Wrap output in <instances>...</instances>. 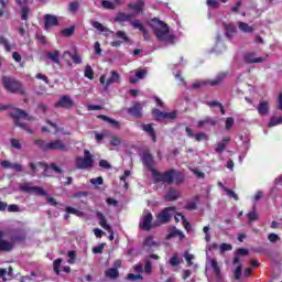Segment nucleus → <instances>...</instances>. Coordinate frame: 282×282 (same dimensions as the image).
I'll return each instance as SVG.
<instances>
[{"label":"nucleus","instance_id":"nucleus-23","mask_svg":"<svg viewBox=\"0 0 282 282\" xmlns=\"http://www.w3.org/2000/svg\"><path fill=\"white\" fill-rule=\"evenodd\" d=\"M46 57L50 58V61H52L56 65L61 64V59H59L61 58V51L48 52L46 54Z\"/></svg>","mask_w":282,"mask_h":282},{"label":"nucleus","instance_id":"nucleus-32","mask_svg":"<svg viewBox=\"0 0 282 282\" xmlns=\"http://www.w3.org/2000/svg\"><path fill=\"white\" fill-rule=\"evenodd\" d=\"M64 56H70L72 61L76 64V65H80V63H83V58H80V56L78 55V53H75L72 55V53L69 51H65L64 52Z\"/></svg>","mask_w":282,"mask_h":282},{"label":"nucleus","instance_id":"nucleus-17","mask_svg":"<svg viewBox=\"0 0 282 282\" xmlns=\"http://www.w3.org/2000/svg\"><path fill=\"white\" fill-rule=\"evenodd\" d=\"M180 199V192L175 188H170L165 195V202H175Z\"/></svg>","mask_w":282,"mask_h":282},{"label":"nucleus","instance_id":"nucleus-59","mask_svg":"<svg viewBox=\"0 0 282 282\" xmlns=\"http://www.w3.org/2000/svg\"><path fill=\"white\" fill-rule=\"evenodd\" d=\"M128 281H142V275L130 273L127 275Z\"/></svg>","mask_w":282,"mask_h":282},{"label":"nucleus","instance_id":"nucleus-27","mask_svg":"<svg viewBox=\"0 0 282 282\" xmlns=\"http://www.w3.org/2000/svg\"><path fill=\"white\" fill-rule=\"evenodd\" d=\"M158 246H160V243L155 242L151 236L145 238L143 242V248H147V250H151V248H158Z\"/></svg>","mask_w":282,"mask_h":282},{"label":"nucleus","instance_id":"nucleus-10","mask_svg":"<svg viewBox=\"0 0 282 282\" xmlns=\"http://www.w3.org/2000/svg\"><path fill=\"white\" fill-rule=\"evenodd\" d=\"M55 107H62L63 109H72V107H74V100L72 99V97L64 95L55 104Z\"/></svg>","mask_w":282,"mask_h":282},{"label":"nucleus","instance_id":"nucleus-8","mask_svg":"<svg viewBox=\"0 0 282 282\" xmlns=\"http://www.w3.org/2000/svg\"><path fill=\"white\" fill-rule=\"evenodd\" d=\"M153 214H151V212L145 210L143 213V217H142V221L140 224L141 229L142 230H150L151 228H153Z\"/></svg>","mask_w":282,"mask_h":282},{"label":"nucleus","instance_id":"nucleus-62","mask_svg":"<svg viewBox=\"0 0 282 282\" xmlns=\"http://www.w3.org/2000/svg\"><path fill=\"white\" fill-rule=\"evenodd\" d=\"M215 151L216 153H224V151H226V143L224 142L218 143Z\"/></svg>","mask_w":282,"mask_h":282},{"label":"nucleus","instance_id":"nucleus-5","mask_svg":"<svg viewBox=\"0 0 282 282\" xmlns=\"http://www.w3.org/2000/svg\"><path fill=\"white\" fill-rule=\"evenodd\" d=\"M96 217L99 221V226L104 228V230H107V232H110L111 235L109 236V240L113 241V229H111V225L107 223V217H105V214L101 212H96Z\"/></svg>","mask_w":282,"mask_h":282},{"label":"nucleus","instance_id":"nucleus-24","mask_svg":"<svg viewBox=\"0 0 282 282\" xmlns=\"http://www.w3.org/2000/svg\"><path fill=\"white\" fill-rule=\"evenodd\" d=\"M142 130L152 138L153 142H155L156 137H155V130L153 129V126L151 123L148 124H142L141 126Z\"/></svg>","mask_w":282,"mask_h":282},{"label":"nucleus","instance_id":"nucleus-25","mask_svg":"<svg viewBox=\"0 0 282 282\" xmlns=\"http://www.w3.org/2000/svg\"><path fill=\"white\" fill-rule=\"evenodd\" d=\"M175 170H170L163 173V182H165V184H171L175 180Z\"/></svg>","mask_w":282,"mask_h":282},{"label":"nucleus","instance_id":"nucleus-52","mask_svg":"<svg viewBox=\"0 0 282 282\" xmlns=\"http://www.w3.org/2000/svg\"><path fill=\"white\" fill-rule=\"evenodd\" d=\"M111 147H120L122 144V140L119 137L115 135L110 139Z\"/></svg>","mask_w":282,"mask_h":282},{"label":"nucleus","instance_id":"nucleus-51","mask_svg":"<svg viewBox=\"0 0 282 282\" xmlns=\"http://www.w3.org/2000/svg\"><path fill=\"white\" fill-rule=\"evenodd\" d=\"M232 124H235V119H232V117L227 118L225 122V129L230 131L232 129Z\"/></svg>","mask_w":282,"mask_h":282},{"label":"nucleus","instance_id":"nucleus-36","mask_svg":"<svg viewBox=\"0 0 282 282\" xmlns=\"http://www.w3.org/2000/svg\"><path fill=\"white\" fill-rule=\"evenodd\" d=\"M130 24L132 25V28H134V30H140V32L145 33L144 26L142 25V22L140 20H130Z\"/></svg>","mask_w":282,"mask_h":282},{"label":"nucleus","instance_id":"nucleus-4","mask_svg":"<svg viewBox=\"0 0 282 282\" xmlns=\"http://www.w3.org/2000/svg\"><path fill=\"white\" fill-rule=\"evenodd\" d=\"M76 169L85 171L87 169H94V155L89 150L84 151V156H77L75 160Z\"/></svg>","mask_w":282,"mask_h":282},{"label":"nucleus","instance_id":"nucleus-18","mask_svg":"<svg viewBox=\"0 0 282 282\" xmlns=\"http://www.w3.org/2000/svg\"><path fill=\"white\" fill-rule=\"evenodd\" d=\"M258 113L260 116H268V113H270V102L268 101H261L258 105Z\"/></svg>","mask_w":282,"mask_h":282},{"label":"nucleus","instance_id":"nucleus-44","mask_svg":"<svg viewBox=\"0 0 282 282\" xmlns=\"http://www.w3.org/2000/svg\"><path fill=\"white\" fill-rule=\"evenodd\" d=\"M36 147H39L42 151H48V142H45L44 140H36L35 141Z\"/></svg>","mask_w":282,"mask_h":282},{"label":"nucleus","instance_id":"nucleus-29","mask_svg":"<svg viewBox=\"0 0 282 282\" xmlns=\"http://www.w3.org/2000/svg\"><path fill=\"white\" fill-rule=\"evenodd\" d=\"M238 28L239 30H241V32H245L247 34H252V32H254V28L250 26L246 22H238Z\"/></svg>","mask_w":282,"mask_h":282},{"label":"nucleus","instance_id":"nucleus-37","mask_svg":"<svg viewBox=\"0 0 282 282\" xmlns=\"http://www.w3.org/2000/svg\"><path fill=\"white\" fill-rule=\"evenodd\" d=\"M66 213L70 215H76V217H85V213L74 208V207H66Z\"/></svg>","mask_w":282,"mask_h":282},{"label":"nucleus","instance_id":"nucleus-3","mask_svg":"<svg viewBox=\"0 0 282 282\" xmlns=\"http://www.w3.org/2000/svg\"><path fill=\"white\" fill-rule=\"evenodd\" d=\"M10 116L11 118H13L17 127H20V129H23L24 131H26V133H34V131L30 127H28V124L20 121L21 118H24V120H34V118H32L25 111L17 108L10 113Z\"/></svg>","mask_w":282,"mask_h":282},{"label":"nucleus","instance_id":"nucleus-50","mask_svg":"<svg viewBox=\"0 0 282 282\" xmlns=\"http://www.w3.org/2000/svg\"><path fill=\"white\" fill-rule=\"evenodd\" d=\"M194 138L196 142H202V140H208V134H206L205 132H199L197 134H194Z\"/></svg>","mask_w":282,"mask_h":282},{"label":"nucleus","instance_id":"nucleus-14","mask_svg":"<svg viewBox=\"0 0 282 282\" xmlns=\"http://www.w3.org/2000/svg\"><path fill=\"white\" fill-rule=\"evenodd\" d=\"M128 113L134 118H142V105L135 102L131 108L128 109Z\"/></svg>","mask_w":282,"mask_h":282},{"label":"nucleus","instance_id":"nucleus-22","mask_svg":"<svg viewBox=\"0 0 282 282\" xmlns=\"http://www.w3.org/2000/svg\"><path fill=\"white\" fill-rule=\"evenodd\" d=\"M226 76H228V74L220 73L215 79L209 80L207 84L210 85L212 87H217V85H221L224 83V80L226 79Z\"/></svg>","mask_w":282,"mask_h":282},{"label":"nucleus","instance_id":"nucleus-15","mask_svg":"<svg viewBox=\"0 0 282 282\" xmlns=\"http://www.w3.org/2000/svg\"><path fill=\"white\" fill-rule=\"evenodd\" d=\"M29 166L31 169V172H29L30 175L34 176L39 173V169H43V171H47V165H45L44 163H29Z\"/></svg>","mask_w":282,"mask_h":282},{"label":"nucleus","instance_id":"nucleus-42","mask_svg":"<svg viewBox=\"0 0 282 282\" xmlns=\"http://www.w3.org/2000/svg\"><path fill=\"white\" fill-rule=\"evenodd\" d=\"M102 8H105V10H116V3L108 1V0H104L101 2Z\"/></svg>","mask_w":282,"mask_h":282},{"label":"nucleus","instance_id":"nucleus-33","mask_svg":"<svg viewBox=\"0 0 282 282\" xmlns=\"http://www.w3.org/2000/svg\"><path fill=\"white\" fill-rule=\"evenodd\" d=\"M118 23H124V21H131V14L119 12L115 18Z\"/></svg>","mask_w":282,"mask_h":282},{"label":"nucleus","instance_id":"nucleus-47","mask_svg":"<svg viewBox=\"0 0 282 282\" xmlns=\"http://www.w3.org/2000/svg\"><path fill=\"white\" fill-rule=\"evenodd\" d=\"M143 272L144 274H151V272H153V265L151 264L150 260H145Z\"/></svg>","mask_w":282,"mask_h":282},{"label":"nucleus","instance_id":"nucleus-60","mask_svg":"<svg viewBox=\"0 0 282 282\" xmlns=\"http://www.w3.org/2000/svg\"><path fill=\"white\" fill-rule=\"evenodd\" d=\"M102 182L104 180L101 176L90 180V184H94L95 186H102Z\"/></svg>","mask_w":282,"mask_h":282},{"label":"nucleus","instance_id":"nucleus-31","mask_svg":"<svg viewBox=\"0 0 282 282\" xmlns=\"http://www.w3.org/2000/svg\"><path fill=\"white\" fill-rule=\"evenodd\" d=\"M98 118H100V120H104L105 122H108L109 124L115 127V129H120V123L118 121L109 118L108 116L100 115Z\"/></svg>","mask_w":282,"mask_h":282},{"label":"nucleus","instance_id":"nucleus-39","mask_svg":"<svg viewBox=\"0 0 282 282\" xmlns=\"http://www.w3.org/2000/svg\"><path fill=\"white\" fill-rule=\"evenodd\" d=\"M203 232L205 235L206 243H210V239H212V236H210V225H207V226L203 227Z\"/></svg>","mask_w":282,"mask_h":282},{"label":"nucleus","instance_id":"nucleus-9","mask_svg":"<svg viewBox=\"0 0 282 282\" xmlns=\"http://www.w3.org/2000/svg\"><path fill=\"white\" fill-rule=\"evenodd\" d=\"M58 26V18L54 14H45L44 15V28L46 30H52V28Z\"/></svg>","mask_w":282,"mask_h":282},{"label":"nucleus","instance_id":"nucleus-11","mask_svg":"<svg viewBox=\"0 0 282 282\" xmlns=\"http://www.w3.org/2000/svg\"><path fill=\"white\" fill-rule=\"evenodd\" d=\"M48 151H67V145L62 140H52L48 142Z\"/></svg>","mask_w":282,"mask_h":282},{"label":"nucleus","instance_id":"nucleus-16","mask_svg":"<svg viewBox=\"0 0 282 282\" xmlns=\"http://www.w3.org/2000/svg\"><path fill=\"white\" fill-rule=\"evenodd\" d=\"M90 23H91L93 28H95V30L102 32L105 34V36H109V34L113 33V32H111V30H109V28L102 25V23H100L98 21H91Z\"/></svg>","mask_w":282,"mask_h":282},{"label":"nucleus","instance_id":"nucleus-1","mask_svg":"<svg viewBox=\"0 0 282 282\" xmlns=\"http://www.w3.org/2000/svg\"><path fill=\"white\" fill-rule=\"evenodd\" d=\"M152 30L158 41L165 43V45L175 44V35L171 33L169 24L158 20L156 18L152 19Z\"/></svg>","mask_w":282,"mask_h":282},{"label":"nucleus","instance_id":"nucleus-45","mask_svg":"<svg viewBox=\"0 0 282 282\" xmlns=\"http://www.w3.org/2000/svg\"><path fill=\"white\" fill-rule=\"evenodd\" d=\"M219 250L220 254H224V252H230V250H232V245L224 242L220 245Z\"/></svg>","mask_w":282,"mask_h":282},{"label":"nucleus","instance_id":"nucleus-30","mask_svg":"<svg viewBox=\"0 0 282 282\" xmlns=\"http://www.w3.org/2000/svg\"><path fill=\"white\" fill-rule=\"evenodd\" d=\"M205 124H210L212 127H215V124H217V121H215L213 118L210 117H205L203 120H199L197 122V127H205Z\"/></svg>","mask_w":282,"mask_h":282},{"label":"nucleus","instance_id":"nucleus-13","mask_svg":"<svg viewBox=\"0 0 282 282\" xmlns=\"http://www.w3.org/2000/svg\"><path fill=\"white\" fill-rule=\"evenodd\" d=\"M147 74H148L147 69H141V68L137 69L134 72V77H130V83L132 85H135V83H138L139 80L147 78Z\"/></svg>","mask_w":282,"mask_h":282},{"label":"nucleus","instance_id":"nucleus-6","mask_svg":"<svg viewBox=\"0 0 282 282\" xmlns=\"http://www.w3.org/2000/svg\"><path fill=\"white\" fill-rule=\"evenodd\" d=\"M20 191H22V193H29L30 195H41L42 197L47 195L43 187L31 186L30 184L21 185Z\"/></svg>","mask_w":282,"mask_h":282},{"label":"nucleus","instance_id":"nucleus-20","mask_svg":"<svg viewBox=\"0 0 282 282\" xmlns=\"http://www.w3.org/2000/svg\"><path fill=\"white\" fill-rule=\"evenodd\" d=\"M128 8L130 10H134V14H140V12H142V8H144V0H140L135 3H128Z\"/></svg>","mask_w":282,"mask_h":282},{"label":"nucleus","instance_id":"nucleus-40","mask_svg":"<svg viewBox=\"0 0 282 282\" xmlns=\"http://www.w3.org/2000/svg\"><path fill=\"white\" fill-rule=\"evenodd\" d=\"M276 124H282V117H272L268 123L269 128L276 127Z\"/></svg>","mask_w":282,"mask_h":282},{"label":"nucleus","instance_id":"nucleus-56","mask_svg":"<svg viewBox=\"0 0 282 282\" xmlns=\"http://www.w3.org/2000/svg\"><path fill=\"white\" fill-rule=\"evenodd\" d=\"M117 39H121L126 43L129 41V36H127V33L124 31H118L117 33Z\"/></svg>","mask_w":282,"mask_h":282},{"label":"nucleus","instance_id":"nucleus-53","mask_svg":"<svg viewBox=\"0 0 282 282\" xmlns=\"http://www.w3.org/2000/svg\"><path fill=\"white\" fill-rule=\"evenodd\" d=\"M178 217H181V220L183 221V226L185 230H187V232H191V223L186 220V217H184V215H178Z\"/></svg>","mask_w":282,"mask_h":282},{"label":"nucleus","instance_id":"nucleus-63","mask_svg":"<svg viewBox=\"0 0 282 282\" xmlns=\"http://www.w3.org/2000/svg\"><path fill=\"white\" fill-rule=\"evenodd\" d=\"M80 4L78 2H70L69 3V11L70 12H77Z\"/></svg>","mask_w":282,"mask_h":282},{"label":"nucleus","instance_id":"nucleus-7","mask_svg":"<svg viewBox=\"0 0 282 282\" xmlns=\"http://www.w3.org/2000/svg\"><path fill=\"white\" fill-rule=\"evenodd\" d=\"M174 214L175 207H166L158 215V219L160 224H169Z\"/></svg>","mask_w":282,"mask_h":282},{"label":"nucleus","instance_id":"nucleus-64","mask_svg":"<svg viewBox=\"0 0 282 282\" xmlns=\"http://www.w3.org/2000/svg\"><path fill=\"white\" fill-rule=\"evenodd\" d=\"M207 6H209V8L217 9V8H219V1H217V0H207Z\"/></svg>","mask_w":282,"mask_h":282},{"label":"nucleus","instance_id":"nucleus-38","mask_svg":"<svg viewBox=\"0 0 282 282\" xmlns=\"http://www.w3.org/2000/svg\"><path fill=\"white\" fill-rule=\"evenodd\" d=\"M63 263V259L58 258L53 262V270L55 274H61V265Z\"/></svg>","mask_w":282,"mask_h":282},{"label":"nucleus","instance_id":"nucleus-61","mask_svg":"<svg viewBox=\"0 0 282 282\" xmlns=\"http://www.w3.org/2000/svg\"><path fill=\"white\" fill-rule=\"evenodd\" d=\"M30 14V9L28 7L22 8V15L21 19L22 21H28V15Z\"/></svg>","mask_w":282,"mask_h":282},{"label":"nucleus","instance_id":"nucleus-54","mask_svg":"<svg viewBox=\"0 0 282 282\" xmlns=\"http://www.w3.org/2000/svg\"><path fill=\"white\" fill-rule=\"evenodd\" d=\"M11 142V147L13 149H17L18 151H21L22 147H21V142L17 139H10Z\"/></svg>","mask_w":282,"mask_h":282},{"label":"nucleus","instance_id":"nucleus-28","mask_svg":"<svg viewBox=\"0 0 282 282\" xmlns=\"http://www.w3.org/2000/svg\"><path fill=\"white\" fill-rule=\"evenodd\" d=\"M210 265H212L217 279H221V269H219V263L217 262V259H215V258L210 259Z\"/></svg>","mask_w":282,"mask_h":282},{"label":"nucleus","instance_id":"nucleus-43","mask_svg":"<svg viewBox=\"0 0 282 282\" xmlns=\"http://www.w3.org/2000/svg\"><path fill=\"white\" fill-rule=\"evenodd\" d=\"M224 191L228 195V197H231L232 199H235V202L239 200V196L232 189H230L228 187H224Z\"/></svg>","mask_w":282,"mask_h":282},{"label":"nucleus","instance_id":"nucleus-41","mask_svg":"<svg viewBox=\"0 0 282 282\" xmlns=\"http://www.w3.org/2000/svg\"><path fill=\"white\" fill-rule=\"evenodd\" d=\"M84 76L89 80H94V69L89 65L86 66Z\"/></svg>","mask_w":282,"mask_h":282},{"label":"nucleus","instance_id":"nucleus-26","mask_svg":"<svg viewBox=\"0 0 282 282\" xmlns=\"http://www.w3.org/2000/svg\"><path fill=\"white\" fill-rule=\"evenodd\" d=\"M14 248V245L8 240H0V252H10Z\"/></svg>","mask_w":282,"mask_h":282},{"label":"nucleus","instance_id":"nucleus-55","mask_svg":"<svg viewBox=\"0 0 282 282\" xmlns=\"http://www.w3.org/2000/svg\"><path fill=\"white\" fill-rule=\"evenodd\" d=\"M182 263V260L175 254L170 259V264L175 268V265H180Z\"/></svg>","mask_w":282,"mask_h":282},{"label":"nucleus","instance_id":"nucleus-21","mask_svg":"<svg viewBox=\"0 0 282 282\" xmlns=\"http://www.w3.org/2000/svg\"><path fill=\"white\" fill-rule=\"evenodd\" d=\"M143 162L150 171H153V169H154L153 166L155 165V161L153 160V155H151L150 153L143 154Z\"/></svg>","mask_w":282,"mask_h":282},{"label":"nucleus","instance_id":"nucleus-19","mask_svg":"<svg viewBox=\"0 0 282 282\" xmlns=\"http://www.w3.org/2000/svg\"><path fill=\"white\" fill-rule=\"evenodd\" d=\"M113 83H120V75L116 70L110 72V77L106 82V89L110 86L113 85Z\"/></svg>","mask_w":282,"mask_h":282},{"label":"nucleus","instance_id":"nucleus-57","mask_svg":"<svg viewBox=\"0 0 282 282\" xmlns=\"http://www.w3.org/2000/svg\"><path fill=\"white\" fill-rule=\"evenodd\" d=\"M184 258L188 265H193V259H195L193 253L185 252Z\"/></svg>","mask_w":282,"mask_h":282},{"label":"nucleus","instance_id":"nucleus-48","mask_svg":"<svg viewBox=\"0 0 282 282\" xmlns=\"http://www.w3.org/2000/svg\"><path fill=\"white\" fill-rule=\"evenodd\" d=\"M74 32H76V28H74V26H69L67 29L62 30V34L64 36H72L74 34Z\"/></svg>","mask_w":282,"mask_h":282},{"label":"nucleus","instance_id":"nucleus-12","mask_svg":"<svg viewBox=\"0 0 282 282\" xmlns=\"http://www.w3.org/2000/svg\"><path fill=\"white\" fill-rule=\"evenodd\" d=\"M243 61L247 64H252V63H263L265 58L257 57V53H247L243 56Z\"/></svg>","mask_w":282,"mask_h":282},{"label":"nucleus","instance_id":"nucleus-35","mask_svg":"<svg viewBox=\"0 0 282 282\" xmlns=\"http://www.w3.org/2000/svg\"><path fill=\"white\" fill-rule=\"evenodd\" d=\"M153 176V180H155V182H164V173H161L160 171L153 169L150 170Z\"/></svg>","mask_w":282,"mask_h":282},{"label":"nucleus","instance_id":"nucleus-49","mask_svg":"<svg viewBox=\"0 0 282 282\" xmlns=\"http://www.w3.org/2000/svg\"><path fill=\"white\" fill-rule=\"evenodd\" d=\"M0 45H3L7 52H10L11 46H10V42H8V39L0 36Z\"/></svg>","mask_w":282,"mask_h":282},{"label":"nucleus","instance_id":"nucleus-58","mask_svg":"<svg viewBox=\"0 0 282 282\" xmlns=\"http://www.w3.org/2000/svg\"><path fill=\"white\" fill-rule=\"evenodd\" d=\"M269 241H271V243H276V241H281V237H279V235L276 234H270L268 236Z\"/></svg>","mask_w":282,"mask_h":282},{"label":"nucleus","instance_id":"nucleus-34","mask_svg":"<svg viewBox=\"0 0 282 282\" xmlns=\"http://www.w3.org/2000/svg\"><path fill=\"white\" fill-rule=\"evenodd\" d=\"M107 279H117L118 276H120V272L118 271V269H113L110 268L105 272Z\"/></svg>","mask_w":282,"mask_h":282},{"label":"nucleus","instance_id":"nucleus-46","mask_svg":"<svg viewBox=\"0 0 282 282\" xmlns=\"http://www.w3.org/2000/svg\"><path fill=\"white\" fill-rule=\"evenodd\" d=\"M152 113H153L155 120H164L165 112L161 111L160 109H153Z\"/></svg>","mask_w":282,"mask_h":282},{"label":"nucleus","instance_id":"nucleus-2","mask_svg":"<svg viewBox=\"0 0 282 282\" xmlns=\"http://www.w3.org/2000/svg\"><path fill=\"white\" fill-rule=\"evenodd\" d=\"M3 87L7 91L11 94H20V96H25V89L23 88V84L21 82L12 78V77H2Z\"/></svg>","mask_w":282,"mask_h":282}]
</instances>
